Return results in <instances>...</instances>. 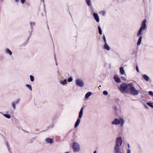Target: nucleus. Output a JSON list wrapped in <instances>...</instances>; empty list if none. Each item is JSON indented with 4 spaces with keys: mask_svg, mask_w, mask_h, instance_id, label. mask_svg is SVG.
Segmentation results:
<instances>
[{
    "mask_svg": "<svg viewBox=\"0 0 153 153\" xmlns=\"http://www.w3.org/2000/svg\"><path fill=\"white\" fill-rule=\"evenodd\" d=\"M146 19H145L143 20L142 22L141 27L137 33V36H140L137 43L138 45H139L141 44L142 38V35L143 33V30H145L146 27Z\"/></svg>",
    "mask_w": 153,
    "mask_h": 153,
    "instance_id": "1",
    "label": "nucleus"
},
{
    "mask_svg": "<svg viewBox=\"0 0 153 153\" xmlns=\"http://www.w3.org/2000/svg\"><path fill=\"white\" fill-rule=\"evenodd\" d=\"M72 147L74 151L75 152H79L81 150L80 146L77 142H74L73 143Z\"/></svg>",
    "mask_w": 153,
    "mask_h": 153,
    "instance_id": "2",
    "label": "nucleus"
},
{
    "mask_svg": "<svg viewBox=\"0 0 153 153\" xmlns=\"http://www.w3.org/2000/svg\"><path fill=\"white\" fill-rule=\"evenodd\" d=\"M129 90L130 91L131 94L133 95H137L139 93V91L136 90L134 87H129Z\"/></svg>",
    "mask_w": 153,
    "mask_h": 153,
    "instance_id": "3",
    "label": "nucleus"
},
{
    "mask_svg": "<svg viewBox=\"0 0 153 153\" xmlns=\"http://www.w3.org/2000/svg\"><path fill=\"white\" fill-rule=\"evenodd\" d=\"M75 83L77 86H84L85 85L83 81L81 79H76Z\"/></svg>",
    "mask_w": 153,
    "mask_h": 153,
    "instance_id": "4",
    "label": "nucleus"
},
{
    "mask_svg": "<svg viewBox=\"0 0 153 153\" xmlns=\"http://www.w3.org/2000/svg\"><path fill=\"white\" fill-rule=\"evenodd\" d=\"M129 87H120L119 89L121 92L123 93H126L128 92Z\"/></svg>",
    "mask_w": 153,
    "mask_h": 153,
    "instance_id": "5",
    "label": "nucleus"
},
{
    "mask_svg": "<svg viewBox=\"0 0 153 153\" xmlns=\"http://www.w3.org/2000/svg\"><path fill=\"white\" fill-rule=\"evenodd\" d=\"M122 138L120 137H119L117 139L115 146H120L122 144Z\"/></svg>",
    "mask_w": 153,
    "mask_h": 153,
    "instance_id": "6",
    "label": "nucleus"
},
{
    "mask_svg": "<svg viewBox=\"0 0 153 153\" xmlns=\"http://www.w3.org/2000/svg\"><path fill=\"white\" fill-rule=\"evenodd\" d=\"M141 79L143 80H144L146 82H148L150 80V78L149 77L145 74L142 75Z\"/></svg>",
    "mask_w": 153,
    "mask_h": 153,
    "instance_id": "7",
    "label": "nucleus"
},
{
    "mask_svg": "<svg viewBox=\"0 0 153 153\" xmlns=\"http://www.w3.org/2000/svg\"><path fill=\"white\" fill-rule=\"evenodd\" d=\"M120 124V120L117 118L114 119L111 123V124L112 125H118Z\"/></svg>",
    "mask_w": 153,
    "mask_h": 153,
    "instance_id": "8",
    "label": "nucleus"
},
{
    "mask_svg": "<svg viewBox=\"0 0 153 153\" xmlns=\"http://www.w3.org/2000/svg\"><path fill=\"white\" fill-rule=\"evenodd\" d=\"M114 153H121L120 146H115L114 148Z\"/></svg>",
    "mask_w": 153,
    "mask_h": 153,
    "instance_id": "9",
    "label": "nucleus"
},
{
    "mask_svg": "<svg viewBox=\"0 0 153 153\" xmlns=\"http://www.w3.org/2000/svg\"><path fill=\"white\" fill-rule=\"evenodd\" d=\"M114 79L116 82L119 83L121 81L120 78L117 75L114 76Z\"/></svg>",
    "mask_w": 153,
    "mask_h": 153,
    "instance_id": "10",
    "label": "nucleus"
},
{
    "mask_svg": "<svg viewBox=\"0 0 153 153\" xmlns=\"http://www.w3.org/2000/svg\"><path fill=\"white\" fill-rule=\"evenodd\" d=\"M94 17L97 22H99L100 21V19L98 14L95 13H94Z\"/></svg>",
    "mask_w": 153,
    "mask_h": 153,
    "instance_id": "11",
    "label": "nucleus"
},
{
    "mask_svg": "<svg viewBox=\"0 0 153 153\" xmlns=\"http://www.w3.org/2000/svg\"><path fill=\"white\" fill-rule=\"evenodd\" d=\"M45 141L47 143H49L50 144H52L53 143V140L50 138H46L45 139Z\"/></svg>",
    "mask_w": 153,
    "mask_h": 153,
    "instance_id": "12",
    "label": "nucleus"
},
{
    "mask_svg": "<svg viewBox=\"0 0 153 153\" xmlns=\"http://www.w3.org/2000/svg\"><path fill=\"white\" fill-rule=\"evenodd\" d=\"M104 48L105 49L108 51L110 50V46L108 45L107 43H105V44L104 45Z\"/></svg>",
    "mask_w": 153,
    "mask_h": 153,
    "instance_id": "13",
    "label": "nucleus"
},
{
    "mask_svg": "<svg viewBox=\"0 0 153 153\" xmlns=\"http://www.w3.org/2000/svg\"><path fill=\"white\" fill-rule=\"evenodd\" d=\"M135 85L133 83L131 82L130 83H129L128 84V85L126 84L125 83H123L122 84H121L120 86H133L134 85Z\"/></svg>",
    "mask_w": 153,
    "mask_h": 153,
    "instance_id": "14",
    "label": "nucleus"
},
{
    "mask_svg": "<svg viewBox=\"0 0 153 153\" xmlns=\"http://www.w3.org/2000/svg\"><path fill=\"white\" fill-rule=\"evenodd\" d=\"M80 118H78L75 124L74 127L75 128H76L78 126L80 123Z\"/></svg>",
    "mask_w": 153,
    "mask_h": 153,
    "instance_id": "15",
    "label": "nucleus"
},
{
    "mask_svg": "<svg viewBox=\"0 0 153 153\" xmlns=\"http://www.w3.org/2000/svg\"><path fill=\"white\" fill-rule=\"evenodd\" d=\"M83 108H82L79 111V118H81L82 115L83 114Z\"/></svg>",
    "mask_w": 153,
    "mask_h": 153,
    "instance_id": "16",
    "label": "nucleus"
},
{
    "mask_svg": "<svg viewBox=\"0 0 153 153\" xmlns=\"http://www.w3.org/2000/svg\"><path fill=\"white\" fill-rule=\"evenodd\" d=\"M92 94L91 92H89L87 93L85 95V97L86 99H88L90 96Z\"/></svg>",
    "mask_w": 153,
    "mask_h": 153,
    "instance_id": "17",
    "label": "nucleus"
},
{
    "mask_svg": "<svg viewBox=\"0 0 153 153\" xmlns=\"http://www.w3.org/2000/svg\"><path fill=\"white\" fill-rule=\"evenodd\" d=\"M60 82L62 85H64L67 83V81L66 79H65L63 80H60Z\"/></svg>",
    "mask_w": 153,
    "mask_h": 153,
    "instance_id": "18",
    "label": "nucleus"
},
{
    "mask_svg": "<svg viewBox=\"0 0 153 153\" xmlns=\"http://www.w3.org/2000/svg\"><path fill=\"white\" fill-rule=\"evenodd\" d=\"M120 73L122 74H124L125 73V71L123 67H120Z\"/></svg>",
    "mask_w": 153,
    "mask_h": 153,
    "instance_id": "19",
    "label": "nucleus"
},
{
    "mask_svg": "<svg viewBox=\"0 0 153 153\" xmlns=\"http://www.w3.org/2000/svg\"><path fill=\"white\" fill-rule=\"evenodd\" d=\"M6 52L7 53L9 54L10 55H11L12 54V52L8 49H6Z\"/></svg>",
    "mask_w": 153,
    "mask_h": 153,
    "instance_id": "20",
    "label": "nucleus"
},
{
    "mask_svg": "<svg viewBox=\"0 0 153 153\" xmlns=\"http://www.w3.org/2000/svg\"><path fill=\"white\" fill-rule=\"evenodd\" d=\"M3 115L6 118L9 119L10 118V115L7 114H3Z\"/></svg>",
    "mask_w": 153,
    "mask_h": 153,
    "instance_id": "21",
    "label": "nucleus"
},
{
    "mask_svg": "<svg viewBox=\"0 0 153 153\" xmlns=\"http://www.w3.org/2000/svg\"><path fill=\"white\" fill-rule=\"evenodd\" d=\"M98 31H99V33L100 35L102 34V30L100 26H99L98 27Z\"/></svg>",
    "mask_w": 153,
    "mask_h": 153,
    "instance_id": "22",
    "label": "nucleus"
},
{
    "mask_svg": "<svg viewBox=\"0 0 153 153\" xmlns=\"http://www.w3.org/2000/svg\"><path fill=\"white\" fill-rule=\"evenodd\" d=\"M120 124H121V125H124V121L123 119H121L120 120Z\"/></svg>",
    "mask_w": 153,
    "mask_h": 153,
    "instance_id": "23",
    "label": "nucleus"
},
{
    "mask_svg": "<svg viewBox=\"0 0 153 153\" xmlns=\"http://www.w3.org/2000/svg\"><path fill=\"white\" fill-rule=\"evenodd\" d=\"M147 104L148 105L153 108V105L152 102H147Z\"/></svg>",
    "mask_w": 153,
    "mask_h": 153,
    "instance_id": "24",
    "label": "nucleus"
},
{
    "mask_svg": "<svg viewBox=\"0 0 153 153\" xmlns=\"http://www.w3.org/2000/svg\"><path fill=\"white\" fill-rule=\"evenodd\" d=\"M73 80V78L72 77H71L68 78L67 79V81L68 82H71Z\"/></svg>",
    "mask_w": 153,
    "mask_h": 153,
    "instance_id": "25",
    "label": "nucleus"
},
{
    "mask_svg": "<svg viewBox=\"0 0 153 153\" xmlns=\"http://www.w3.org/2000/svg\"><path fill=\"white\" fill-rule=\"evenodd\" d=\"M16 104L14 102H12V103H11V105H12V107H13V109H15V108H16V106H15V105H16Z\"/></svg>",
    "mask_w": 153,
    "mask_h": 153,
    "instance_id": "26",
    "label": "nucleus"
},
{
    "mask_svg": "<svg viewBox=\"0 0 153 153\" xmlns=\"http://www.w3.org/2000/svg\"><path fill=\"white\" fill-rule=\"evenodd\" d=\"M87 4L88 6H90L91 5L90 0H86Z\"/></svg>",
    "mask_w": 153,
    "mask_h": 153,
    "instance_id": "27",
    "label": "nucleus"
},
{
    "mask_svg": "<svg viewBox=\"0 0 153 153\" xmlns=\"http://www.w3.org/2000/svg\"><path fill=\"white\" fill-rule=\"evenodd\" d=\"M19 101L20 100L19 99H17L13 102H14L16 104H17L18 103Z\"/></svg>",
    "mask_w": 153,
    "mask_h": 153,
    "instance_id": "28",
    "label": "nucleus"
},
{
    "mask_svg": "<svg viewBox=\"0 0 153 153\" xmlns=\"http://www.w3.org/2000/svg\"><path fill=\"white\" fill-rule=\"evenodd\" d=\"M30 79L31 81L33 82L34 80V78L33 76L30 75Z\"/></svg>",
    "mask_w": 153,
    "mask_h": 153,
    "instance_id": "29",
    "label": "nucleus"
},
{
    "mask_svg": "<svg viewBox=\"0 0 153 153\" xmlns=\"http://www.w3.org/2000/svg\"><path fill=\"white\" fill-rule=\"evenodd\" d=\"M103 39L104 42L105 43H107L105 37V35H104L103 36Z\"/></svg>",
    "mask_w": 153,
    "mask_h": 153,
    "instance_id": "30",
    "label": "nucleus"
},
{
    "mask_svg": "<svg viewBox=\"0 0 153 153\" xmlns=\"http://www.w3.org/2000/svg\"><path fill=\"white\" fill-rule=\"evenodd\" d=\"M103 94L104 95H107L108 94V92L106 91H103Z\"/></svg>",
    "mask_w": 153,
    "mask_h": 153,
    "instance_id": "31",
    "label": "nucleus"
},
{
    "mask_svg": "<svg viewBox=\"0 0 153 153\" xmlns=\"http://www.w3.org/2000/svg\"><path fill=\"white\" fill-rule=\"evenodd\" d=\"M149 94L150 96L152 97H153V92L152 91H149Z\"/></svg>",
    "mask_w": 153,
    "mask_h": 153,
    "instance_id": "32",
    "label": "nucleus"
},
{
    "mask_svg": "<svg viewBox=\"0 0 153 153\" xmlns=\"http://www.w3.org/2000/svg\"><path fill=\"white\" fill-rule=\"evenodd\" d=\"M35 24L34 22H30V25L31 27V28H32L33 26H34Z\"/></svg>",
    "mask_w": 153,
    "mask_h": 153,
    "instance_id": "33",
    "label": "nucleus"
},
{
    "mask_svg": "<svg viewBox=\"0 0 153 153\" xmlns=\"http://www.w3.org/2000/svg\"><path fill=\"white\" fill-rule=\"evenodd\" d=\"M101 13L102 14L103 16H104L105 15V12L104 11H103L101 12Z\"/></svg>",
    "mask_w": 153,
    "mask_h": 153,
    "instance_id": "34",
    "label": "nucleus"
},
{
    "mask_svg": "<svg viewBox=\"0 0 153 153\" xmlns=\"http://www.w3.org/2000/svg\"><path fill=\"white\" fill-rule=\"evenodd\" d=\"M136 70H137V72H139V70L138 69V67L137 66H136Z\"/></svg>",
    "mask_w": 153,
    "mask_h": 153,
    "instance_id": "35",
    "label": "nucleus"
},
{
    "mask_svg": "<svg viewBox=\"0 0 153 153\" xmlns=\"http://www.w3.org/2000/svg\"><path fill=\"white\" fill-rule=\"evenodd\" d=\"M121 78L122 79V80H126V78L124 77H121Z\"/></svg>",
    "mask_w": 153,
    "mask_h": 153,
    "instance_id": "36",
    "label": "nucleus"
},
{
    "mask_svg": "<svg viewBox=\"0 0 153 153\" xmlns=\"http://www.w3.org/2000/svg\"><path fill=\"white\" fill-rule=\"evenodd\" d=\"M131 150L130 149H128L127 151V153H131Z\"/></svg>",
    "mask_w": 153,
    "mask_h": 153,
    "instance_id": "37",
    "label": "nucleus"
},
{
    "mask_svg": "<svg viewBox=\"0 0 153 153\" xmlns=\"http://www.w3.org/2000/svg\"><path fill=\"white\" fill-rule=\"evenodd\" d=\"M28 89L30 90L31 91H32V87H27Z\"/></svg>",
    "mask_w": 153,
    "mask_h": 153,
    "instance_id": "38",
    "label": "nucleus"
},
{
    "mask_svg": "<svg viewBox=\"0 0 153 153\" xmlns=\"http://www.w3.org/2000/svg\"><path fill=\"white\" fill-rule=\"evenodd\" d=\"M25 0H21V2L22 4H23L25 2Z\"/></svg>",
    "mask_w": 153,
    "mask_h": 153,
    "instance_id": "39",
    "label": "nucleus"
},
{
    "mask_svg": "<svg viewBox=\"0 0 153 153\" xmlns=\"http://www.w3.org/2000/svg\"><path fill=\"white\" fill-rule=\"evenodd\" d=\"M144 107H145V108H148V106L146 105H144Z\"/></svg>",
    "mask_w": 153,
    "mask_h": 153,
    "instance_id": "40",
    "label": "nucleus"
},
{
    "mask_svg": "<svg viewBox=\"0 0 153 153\" xmlns=\"http://www.w3.org/2000/svg\"><path fill=\"white\" fill-rule=\"evenodd\" d=\"M128 147L129 149L130 148V146L128 144Z\"/></svg>",
    "mask_w": 153,
    "mask_h": 153,
    "instance_id": "41",
    "label": "nucleus"
},
{
    "mask_svg": "<svg viewBox=\"0 0 153 153\" xmlns=\"http://www.w3.org/2000/svg\"><path fill=\"white\" fill-rule=\"evenodd\" d=\"M26 86H31L27 84V85H26Z\"/></svg>",
    "mask_w": 153,
    "mask_h": 153,
    "instance_id": "42",
    "label": "nucleus"
},
{
    "mask_svg": "<svg viewBox=\"0 0 153 153\" xmlns=\"http://www.w3.org/2000/svg\"><path fill=\"white\" fill-rule=\"evenodd\" d=\"M41 1L42 2H44V0H41Z\"/></svg>",
    "mask_w": 153,
    "mask_h": 153,
    "instance_id": "43",
    "label": "nucleus"
},
{
    "mask_svg": "<svg viewBox=\"0 0 153 153\" xmlns=\"http://www.w3.org/2000/svg\"><path fill=\"white\" fill-rule=\"evenodd\" d=\"M64 153H69V152H65Z\"/></svg>",
    "mask_w": 153,
    "mask_h": 153,
    "instance_id": "44",
    "label": "nucleus"
},
{
    "mask_svg": "<svg viewBox=\"0 0 153 153\" xmlns=\"http://www.w3.org/2000/svg\"><path fill=\"white\" fill-rule=\"evenodd\" d=\"M94 153H97V151H95L94 152Z\"/></svg>",
    "mask_w": 153,
    "mask_h": 153,
    "instance_id": "45",
    "label": "nucleus"
},
{
    "mask_svg": "<svg viewBox=\"0 0 153 153\" xmlns=\"http://www.w3.org/2000/svg\"><path fill=\"white\" fill-rule=\"evenodd\" d=\"M15 0V1L16 2H17L19 1V0Z\"/></svg>",
    "mask_w": 153,
    "mask_h": 153,
    "instance_id": "46",
    "label": "nucleus"
},
{
    "mask_svg": "<svg viewBox=\"0 0 153 153\" xmlns=\"http://www.w3.org/2000/svg\"><path fill=\"white\" fill-rule=\"evenodd\" d=\"M121 153H122V152H121Z\"/></svg>",
    "mask_w": 153,
    "mask_h": 153,
    "instance_id": "47",
    "label": "nucleus"
}]
</instances>
